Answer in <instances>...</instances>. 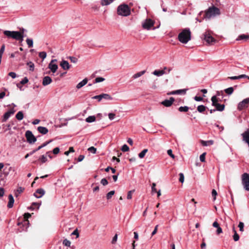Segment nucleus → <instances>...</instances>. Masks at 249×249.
<instances>
[{
	"instance_id": "f257e3e1",
	"label": "nucleus",
	"mask_w": 249,
	"mask_h": 249,
	"mask_svg": "<svg viewBox=\"0 0 249 249\" xmlns=\"http://www.w3.org/2000/svg\"><path fill=\"white\" fill-rule=\"evenodd\" d=\"M3 34L8 39L12 38L20 42L23 40V33L18 31L5 30L3 31Z\"/></svg>"
},
{
	"instance_id": "f03ea898",
	"label": "nucleus",
	"mask_w": 249,
	"mask_h": 249,
	"mask_svg": "<svg viewBox=\"0 0 249 249\" xmlns=\"http://www.w3.org/2000/svg\"><path fill=\"white\" fill-rule=\"evenodd\" d=\"M191 39V32L188 28L183 29L178 35V40L183 44H186Z\"/></svg>"
},
{
	"instance_id": "7ed1b4c3",
	"label": "nucleus",
	"mask_w": 249,
	"mask_h": 249,
	"mask_svg": "<svg viewBox=\"0 0 249 249\" xmlns=\"http://www.w3.org/2000/svg\"><path fill=\"white\" fill-rule=\"evenodd\" d=\"M220 14L219 8L213 6L209 7L204 13L203 18L210 19Z\"/></svg>"
},
{
	"instance_id": "20e7f679",
	"label": "nucleus",
	"mask_w": 249,
	"mask_h": 249,
	"mask_svg": "<svg viewBox=\"0 0 249 249\" xmlns=\"http://www.w3.org/2000/svg\"><path fill=\"white\" fill-rule=\"evenodd\" d=\"M117 14L124 17L128 16L130 14V8L127 4H121L117 8Z\"/></svg>"
},
{
	"instance_id": "39448f33",
	"label": "nucleus",
	"mask_w": 249,
	"mask_h": 249,
	"mask_svg": "<svg viewBox=\"0 0 249 249\" xmlns=\"http://www.w3.org/2000/svg\"><path fill=\"white\" fill-rule=\"evenodd\" d=\"M242 184L244 189L249 191V174L245 173L242 175Z\"/></svg>"
},
{
	"instance_id": "423d86ee",
	"label": "nucleus",
	"mask_w": 249,
	"mask_h": 249,
	"mask_svg": "<svg viewBox=\"0 0 249 249\" xmlns=\"http://www.w3.org/2000/svg\"><path fill=\"white\" fill-rule=\"evenodd\" d=\"M25 136L27 139V141L29 143H33L36 141V138L33 134L31 131L28 130L25 133Z\"/></svg>"
},
{
	"instance_id": "0eeeda50",
	"label": "nucleus",
	"mask_w": 249,
	"mask_h": 249,
	"mask_svg": "<svg viewBox=\"0 0 249 249\" xmlns=\"http://www.w3.org/2000/svg\"><path fill=\"white\" fill-rule=\"evenodd\" d=\"M204 39L208 43H210L215 41L214 38L212 36L211 33L209 31H207L203 35Z\"/></svg>"
},
{
	"instance_id": "6e6552de",
	"label": "nucleus",
	"mask_w": 249,
	"mask_h": 249,
	"mask_svg": "<svg viewBox=\"0 0 249 249\" xmlns=\"http://www.w3.org/2000/svg\"><path fill=\"white\" fill-rule=\"evenodd\" d=\"M249 104V98L244 99L242 101L240 102L237 107L239 110H242L248 107Z\"/></svg>"
},
{
	"instance_id": "1a4fd4ad",
	"label": "nucleus",
	"mask_w": 249,
	"mask_h": 249,
	"mask_svg": "<svg viewBox=\"0 0 249 249\" xmlns=\"http://www.w3.org/2000/svg\"><path fill=\"white\" fill-rule=\"evenodd\" d=\"M154 22L150 18L146 19L142 23V26L143 28L147 30H149L152 27L154 26Z\"/></svg>"
},
{
	"instance_id": "9d476101",
	"label": "nucleus",
	"mask_w": 249,
	"mask_h": 249,
	"mask_svg": "<svg viewBox=\"0 0 249 249\" xmlns=\"http://www.w3.org/2000/svg\"><path fill=\"white\" fill-rule=\"evenodd\" d=\"M94 99H97L98 101H100L102 99L111 100L112 98L108 94L103 93L98 95H96L92 97Z\"/></svg>"
},
{
	"instance_id": "9b49d317",
	"label": "nucleus",
	"mask_w": 249,
	"mask_h": 249,
	"mask_svg": "<svg viewBox=\"0 0 249 249\" xmlns=\"http://www.w3.org/2000/svg\"><path fill=\"white\" fill-rule=\"evenodd\" d=\"M15 111L13 109L9 110L6 113L4 114L2 116L1 122H5L7 121V120L10 117L11 115L14 114Z\"/></svg>"
},
{
	"instance_id": "f8f14e48",
	"label": "nucleus",
	"mask_w": 249,
	"mask_h": 249,
	"mask_svg": "<svg viewBox=\"0 0 249 249\" xmlns=\"http://www.w3.org/2000/svg\"><path fill=\"white\" fill-rule=\"evenodd\" d=\"M175 99L173 97H170L169 100H165L163 101L161 104L165 107H170L174 102Z\"/></svg>"
},
{
	"instance_id": "ddd939ff",
	"label": "nucleus",
	"mask_w": 249,
	"mask_h": 249,
	"mask_svg": "<svg viewBox=\"0 0 249 249\" xmlns=\"http://www.w3.org/2000/svg\"><path fill=\"white\" fill-rule=\"evenodd\" d=\"M45 191L42 188L38 189L34 194V196L36 198H40L45 194Z\"/></svg>"
},
{
	"instance_id": "4468645a",
	"label": "nucleus",
	"mask_w": 249,
	"mask_h": 249,
	"mask_svg": "<svg viewBox=\"0 0 249 249\" xmlns=\"http://www.w3.org/2000/svg\"><path fill=\"white\" fill-rule=\"evenodd\" d=\"M52 80L51 78L49 76H45L42 80V85L46 86L50 84L52 82Z\"/></svg>"
},
{
	"instance_id": "2eb2a0df",
	"label": "nucleus",
	"mask_w": 249,
	"mask_h": 249,
	"mask_svg": "<svg viewBox=\"0 0 249 249\" xmlns=\"http://www.w3.org/2000/svg\"><path fill=\"white\" fill-rule=\"evenodd\" d=\"M187 89H178L173 91L169 93H168V95H171V94H185L186 92Z\"/></svg>"
},
{
	"instance_id": "dca6fc26",
	"label": "nucleus",
	"mask_w": 249,
	"mask_h": 249,
	"mask_svg": "<svg viewBox=\"0 0 249 249\" xmlns=\"http://www.w3.org/2000/svg\"><path fill=\"white\" fill-rule=\"evenodd\" d=\"M166 68H164V70H155L153 72V74L155 75L160 76L162 75L163 74H165L166 73V72L165 71V70H166Z\"/></svg>"
},
{
	"instance_id": "f3484780",
	"label": "nucleus",
	"mask_w": 249,
	"mask_h": 249,
	"mask_svg": "<svg viewBox=\"0 0 249 249\" xmlns=\"http://www.w3.org/2000/svg\"><path fill=\"white\" fill-rule=\"evenodd\" d=\"M9 202L7 205V207L9 208H11L13 206L14 203V199L12 195L10 194L8 196Z\"/></svg>"
},
{
	"instance_id": "a211bd4d",
	"label": "nucleus",
	"mask_w": 249,
	"mask_h": 249,
	"mask_svg": "<svg viewBox=\"0 0 249 249\" xmlns=\"http://www.w3.org/2000/svg\"><path fill=\"white\" fill-rule=\"evenodd\" d=\"M249 39V35L246 34H242L239 35L236 39V40H245L246 41Z\"/></svg>"
},
{
	"instance_id": "6ab92c4d",
	"label": "nucleus",
	"mask_w": 249,
	"mask_h": 249,
	"mask_svg": "<svg viewBox=\"0 0 249 249\" xmlns=\"http://www.w3.org/2000/svg\"><path fill=\"white\" fill-rule=\"evenodd\" d=\"M37 130L39 133L44 135L47 134L48 132V129L46 127L43 126H38L37 128Z\"/></svg>"
},
{
	"instance_id": "aec40b11",
	"label": "nucleus",
	"mask_w": 249,
	"mask_h": 249,
	"mask_svg": "<svg viewBox=\"0 0 249 249\" xmlns=\"http://www.w3.org/2000/svg\"><path fill=\"white\" fill-rule=\"evenodd\" d=\"M88 83L87 78H85L81 82H79L77 85L76 88L78 89H79L85 86Z\"/></svg>"
},
{
	"instance_id": "412c9836",
	"label": "nucleus",
	"mask_w": 249,
	"mask_h": 249,
	"mask_svg": "<svg viewBox=\"0 0 249 249\" xmlns=\"http://www.w3.org/2000/svg\"><path fill=\"white\" fill-rule=\"evenodd\" d=\"M49 69H51L53 72H55L57 69V66L55 64L49 63Z\"/></svg>"
},
{
	"instance_id": "4be33fe9",
	"label": "nucleus",
	"mask_w": 249,
	"mask_h": 249,
	"mask_svg": "<svg viewBox=\"0 0 249 249\" xmlns=\"http://www.w3.org/2000/svg\"><path fill=\"white\" fill-rule=\"evenodd\" d=\"M38 160V161H40L41 163H45L47 161V155H43L41 156L39 158Z\"/></svg>"
},
{
	"instance_id": "5701e85b",
	"label": "nucleus",
	"mask_w": 249,
	"mask_h": 249,
	"mask_svg": "<svg viewBox=\"0 0 249 249\" xmlns=\"http://www.w3.org/2000/svg\"><path fill=\"white\" fill-rule=\"evenodd\" d=\"M201 143L203 146H209L213 144V140H209L207 141H202Z\"/></svg>"
},
{
	"instance_id": "b1692460",
	"label": "nucleus",
	"mask_w": 249,
	"mask_h": 249,
	"mask_svg": "<svg viewBox=\"0 0 249 249\" xmlns=\"http://www.w3.org/2000/svg\"><path fill=\"white\" fill-rule=\"evenodd\" d=\"M211 101L212 102V106L215 107L217 104H218V99L217 98L216 96H213L211 98Z\"/></svg>"
},
{
	"instance_id": "393cba45",
	"label": "nucleus",
	"mask_w": 249,
	"mask_h": 249,
	"mask_svg": "<svg viewBox=\"0 0 249 249\" xmlns=\"http://www.w3.org/2000/svg\"><path fill=\"white\" fill-rule=\"evenodd\" d=\"M24 189L21 187H19L18 189L15 192V196L16 197H18L20 193L23 192Z\"/></svg>"
},
{
	"instance_id": "a878e982",
	"label": "nucleus",
	"mask_w": 249,
	"mask_h": 249,
	"mask_svg": "<svg viewBox=\"0 0 249 249\" xmlns=\"http://www.w3.org/2000/svg\"><path fill=\"white\" fill-rule=\"evenodd\" d=\"M145 70L138 72L133 75V78L134 79H136V78L141 76L142 75L144 74L145 73Z\"/></svg>"
},
{
	"instance_id": "bb28decb",
	"label": "nucleus",
	"mask_w": 249,
	"mask_h": 249,
	"mask_svg": "<svg viewBox=\"0 0 249 249\" xmlns=\"http://www.w3.org/2000/svg\"><path fill=\"white\" fill-rule=\"evenodd\" d=\"M24 117L23 113L22 111H18L16 115V118L18 120H21Z\"/></svg>"
},
{
	"instance_id": "cd10ccee",
	"label": "nucleus",
	"mask_w": 249,
	"mask_h": 249,
	"mask_svg": "<svg viewBox=\"0 0 249 249\" xmlns=\"http://www.w3.org/2000/svg\"><path fill=\"white\" fill-rule=\"evenodd\" d=\"M216 107V110L219 111H222L224 110L225 108V105H221L219 104H218L215 106Z\"/></svg>"
},
{
	"instance_id": "c85d7f7f",
	"label": "nucleus",
	"mask_w": 249,
	"mask_h": 249,
	"mask_svg": "<svg viewBox=\"0 0 249 249\" xmlns=\"http://www.w3.org/2000/svg\"><path fill=\"white\" fill-rule=\"evenodd\" d=\"M113 0H101V4L103 6L107 5L112 2Z\"/></svg>"
},
{
	"instance_id": "c756f323",
	"label": "nucleus",
	"mask_w": 249,
	"mask_h": 249,
	"mask_svg": "<svg viewBox=\"0 0 249 249\" xmlns=\"http://www.w3.org/2000/svg\"><path fill=\"white\" fill-rule=\"evenodd\" d=\"M206 107L204 105H199L197 107V110L200 112L202 113L206 110Z\"/></svg>"
},
{
	"instance_id": "7c9ffc66",
	"label": "nucleus",
	"mask_w": 249,
	"mask_h": 249,
	"mask_svg": "<svg viewBox=\"0 0 249 249\" xmlns=\"http://www.w3.org/2000/svg\"><path fill=\"white\" fill-rule=\"evenodd\" d=\"M96 118L94 116H89L86 119V121L88 123H92L95 121Z\"/></svg>"
},
{
	"instance_id": "2f4dec72",
	"label": "nucleus",
	"mask_w": 249,
	"mask_h": 249,
	"mask_svg": "<svg viewBox=\"0 0 249 249\" xmlns=\"http://www.w3.org/2000/svg\"><path fill=\"white\" fill-rule=\"evenodd\" d=\"M224 91L228 95H231L234 91V89L233 87H230L225 89Z\"/></svg>"
},
{
	"instance_id": "473e14b6",
	"label": "nucleus",
	"mask_w": 249,
	"mask_h": 249,
	"mask_svg": "<svg viewBox=\"0 0 249 249\" xmlns=\"http://www.w3.org/2000/svg\"><path fill=\"white\" fill-rule=\"evenodd\" d=\"M148 151V149H143L142 151H141L139 154V157L140 158V159H142L143 158L145 155V154Z\"/></svg>"
},
{
	"instance_id": "72a5a7b5",
	"label": "nucleus",
	"mask_w": 249,
	"mask_h": 249,
	"mask_svg": "<svg viewBox=\"0 0 249 249\" xmlns=\"http://www.w3.org/2000/svg\"><path fill=\"white\" fill-rule=\"evenodd\" d=\"M38 56L42 59V61H43L47 56V53L45 52H41L39 53Z\"/></svg>"
},
{
	"instance_id": "f704fd0d",
	"label": "nucleus",
	"mask_w": 249,
	"mask_h": 249,
	"mask_svg": "<svg viewBox=\"0 0 249 249\" xmlns=\"http://www.w3.org/2000/svg\"><path fill=\"white\" fill-rule=\"evenodd\" d=\"M26 43L29 48L33 47V41L31 38H27L26 40Z\"/></svg>"
},
{
	"instance_id": "c9c22d12",
	"label": "nucleus",
	"mask_w": 249,
	"mask_h": 249,
	"mask_svg": "<svg viewBox=\"0 0 249 249\" xmlns=\"http://www.w3.org/2000/svg\"><path fill=\"white\" fill-rule=\"evenodd\" d=\"M60 65L65 70H68L71 67L69 63H60Z\"/></svg>"
},
{
	"instance_id": "e433bc0d",
	"label": "nucleus",
	"mask_w": 249,
	"mask_h": 249,
	"mask_svg": "<svg viewBox=\"0 0 249 249\" xmlns=\"http://www.w3.org/2000/svg\"><path fill=\"white\" fill-rule=\"evenodd\" d=\"M20 55V53L18 52H15L11 53L10 54V58L18 57Z\"/></svg>"
},
{
	"instance_id": "4c0bfd02",
	"label": "nucleus",
	"mask_w": 249,
	"mask_h": 249,
	"mask_svg": "<svg viewBox=\"0 0 249 249\" xmlns=\"http://www.w3.org/2000/svg\"><path fill=\"white\" fill-rule=\"evenodd\" d=\"M189 110V107L187 106L180 107L178 108V110L180 112H187Z\"/></svg>"
},
{
	"instance_id": "58836bf2",
	"label": "nucleus",
	"mask_w": 249,
	"mask_h": 249,
	"mask_svg": "<svg viewBox=\"0 0 249 249\" xmlns=\"http://www.w3.org/2000/svg\"><path fill=\"white\" fill-rule=\"evenodd\" d=\"M5 50V45H2L0 49V62L1 61L2 55L4 53Z\"/></svg>"
},
{
	"instance_id": "ea45409f",
	"label": "nucleus",
	"mask_w": 249,
	"mask_h": 249,
	"mask_svg": "<svg viewBox=\"0 0 249 249\" xmlns=\"http://www.w3.org/2000/svg\"><path fill=\"white\" fill-rule=\"evenodd\" d=\"M115 194V191H111L110 192H109V193H108L107 194V199H110L112 196L114 195Z\"/></svg>"
},
{
	"instance_id": "a19ab883",
	"label": "nucleus",
	"mask_w": 249,
	"mask_h": 249,
	"mask_svg": "<svg viewBox=\"0 0 249 249\" xmlns=\"http://www.w3.org/2000/svg\"><path fill=\"white\" fill-rule=\"evenodd\" d=\"M63 244L66 247H70L71 243L69 240L65 239L63 241Z\"/></svg>"
},
{
	"instance_id": "79ce46f5",
	"label": "nucleus",
	"mask_w": 249,
	"mask_h": 249,
	"mask_svg": "<svg viewBox=\"0 0 249 249\" xmlns=\"http://www.w3.org/2000/svg\"><path fill=\"white\" fill-rule=\"evenodd\" d=\"M105 80L104 78L98 77L95 78L94 83H99L104 81Z\"/></svg>"
},
{
	"instance_id": "37998d69",
	"label": "nucleus",
	"mask_w": 249,
	"mask_h": 249,
	"mask_svg": "<svg viewBox=\"0 0 249 249\" xmlns=\"http://www.w3.org/2000/svg\"><path fill=\"white\" fill-rule=\"evenodd\" d=\"M233 238L235 241H237L239 239V236L237 233L236 231H234V233L233 235Z\"/></svg>"
},
{
	"instance_id": "c03bdc74",
	"label": "nucleus",
	"mask_w": 249,
	"mask_h": 249,
	"mask_svg": "<svg viewBox=\"0 0 249 249\" xmlns=\"http://www.w3.org/2000/svg\"><path fill=\"white\" fill-rule=\"evenodd\" d=\"M31 215L29 213H25L24 214V218L25 219V222H29L28 219L31 217Z\"/></svg>"
},
{
	"instance_id": "a18cd8bd",
	"label": "nucleus",
	"mask_w": 249,
	"mask_h": 249,
	"mask_svg": "<svg viewBox=\"0 0 249 249\" xmlns=\"http://www.w3.org/2000/svg\"><path fill=\"white\" fill-rule=\"evenodd\" d=\"M238 227L240 231H244V224L242 222H239Z\"/></svg>"
},
{
	"instance_id": "49530a36",
	"label": "nucleus",
	"mask_w": 249,
	"mask_h": 249,
	"mask_svg": "<svg viewBox=\"0 0 249 249\" xmlns=\"http://www.w3.org/2000/svg\"><path fill=\"white\" fill-rule=\"evenodd\" d=\"M88 150L93 154H95L96 152V148L93 146L90 147L88 148Z\"/></svg>"
},
{
	"instance_id": "de8ad7c7",
	"label": "nucleus",
	"mask_w": 249,
	"mask_h": 249,
	"mask_svg": "<svg viewBox=\"0 0 249 249\" xmlns=\"http://www.w3.org/2000/svg\"><path fill=\"white\" fill-rule=\"evenodd\" d=\"M134 192V190L128 191L127 196V198L128 199H131L132 198V193Z\"/></svg>"
},
{
	"instance_id": "09e8293b",
	"label": "nucleus",
	"mask_w": 249,
	"mask_h": 249,
	"mask_svg": "<svg viewBox=\"0 0 249 249\" xmlns=\"http://www.w3.org/2000/svg\"><path fill=\"white\" fill-rule=\"evenodd\" d=\"M129 149V148L126 144H124L121 148L122 151L123 152L128 151Z\"/></svg>"
},
{
	"instance_id": "8fccbe9b",
	"label": "nucleus",
	"mask_w": 249,
	"mask_h": 249,
	"mask_svg": "<svg viewBox=\"0 0 249 249\" xmlns=\"http://www.w3.org/2000/svg\"><path fill=\"white\" fill-rule=\"evenodd\" d=\"M179 181L181 183H183L184 182V177L183 174L182 173H179Z\"/></svg>"
},
{
	"instance_id": "3c124183",
	"label": "nucleus",
	"mask_w": 249,
	"mask_h": 249,
	"mask_svg": "<svg viewBox=\"0 0 249 249\" xmlns=\"http://www.w3.org/2000/svg\"><path fill=\"white\" fill-rule=\"evenodd\" d=\"M29 80H28V79L27 78V77H25L20 82V84H22V85H24V84H25L26 83H27L28 82Z\"/></svg>"
},
{
	"instance_id": "603ef678",
	"label": "nucleus",
	"mask_w": 249,
	"mask_h": 249,
	"mask_svg": "<svg viewBox=\"0 0 249 249\" xmlns=\"http://www.w3.org/2000/svg\"><path fill=\"white\" fill-rule=\"evenodd\" d=\"M205 155H206V153H202L200 156L199 159H200V160L201 162H204L205 161Z\"/></svg>"
},
{
	"instance_id": "864d4df0",
	"label": "nucleus",
	"mask_w": 249,
	"mask_h": 249,
	"mask_svg": "<svg viewBox=\"0 0 249 249\" xmlns=\"http://www.w3.org/2000/svg\"><path fill=\"white\" fill-rule=\"evenodd\" d=\"M51 142H52V141H50L49 142H46L44 143H43L42 145H41L40 146H38V149L40 150V149H41L42 148L45 147V146H46L47 144H48Z\"/></svg>"
},
{
	"instance_id": "5fc2aeb1",
	"label": "nucleus",
	"mask_w": 249,
	"mask_h": 249,
	"mask_svg": "<svg viewBox=\"0 0 249 249\" xmlns=\"http://www.w3.org/2000/svg\"><path fill=\"white\" fill-rule=\"evenodd\" d=\"M101 183L103 185L105 186V185H107L108 184V181H107V180L106 178H103V179H101Z\"/></svg>"
},
{
	"instance_id": "6e6d98bb",
	"label": "nucleus",
	"mask_w": 249,
	"mask_h": 249,
	"mask_svg": "<svg viewBox=\"0 0 249 249\" xmlns=\"http://www.w3.org/2000/svg\"><path fill=\"white\" fill-rule=\"evenodd\" d=\"M108 118L110 120H112L114 119L115 118V114L114 113H109L108 115Z\"/></svg>"
},
{
	"instance_id": "4d7b16f0",
	"label": "nucleus",
	"mask_w": 249,
	"mask_h": 249,
	"mask_svg": "<svg viewBox=\"0 0 249 249\" xmlns=\"http://www.w3.org/2000/svg\"><path fill=\"white\" fill-rule=\"evenodd\" d=\"M212 196L213 197V199L215 200L216 199V196L217 195V192L215 190L213 189L212 192Z\"/></svg>"
},
{
	"instance_id": "13d9d810",
	"label": "nucleus",
	"mask_w": 249,
	"mask_h": 249,
	"mask_svg": "<svg viewBox=\"0 0 249 249\" xmlns=\"http://www.w3.org/2000/svg\"><path fill=\"white\" fill-rule=\"evenodd\" d=\"M156 183H152V193H156L157 192V190L155 188L156 187Z\"/></svg>"
},
{
	"instance_id": "bf43d9fd",
	"label": "nucleus",
	"mask_w": 249,
	"mask_h": 249,
	"mask_svg": "<svg viewBox=\"0 0 249 249\" xmlns=\"http://www.w3.org/2000/svg\"><path fill=\"white\" fill-rule=\"evenodd\" d=\"M69 58L71 62H76L78 61L77 59L73 56H70Z\"/></svg>"
},
{
	"instance_id": "052dcab7",
	"label": "nucleus",
	"mask_w": 249,
	"mask_h": 249,
	"mask_svg": "<svg viewBox=\"0 0 249 249\" xmlns=\"http://www.w3.org/2000/svg\"><path fill=\"white\" fill-rule=\"evenodd\" d=\"M167 154L173 159L175 158V156L172 154V151L171 149H169L167 150Z\"/></svg>"
},
{
	"instance_id": "680f3d73",
	"label": "nucleus",
	"mask_w": 249,
	"mask_h": 249,
	"mask_svg": "<svg viewBox=\"0 0 249 249\" xmlns=\"http://www.w3.org/2000/svg\"><path fill=\"white\" fill-rule=\"evenodd\" d=\"M8 75L11 76L12 78H15L17 76L16 73L14 72H9Z\"/></svg>"
},
{
	"instance_id": "e2e57ef3",
	"label": "nucleus",
	"mask_w": 249,
	"mask_h": 249,
	"mask_svg": "<svg viewBox=\"0 0 249 249\" xmlns=\"http://www.w3.org/2000/svg\"><path fill=\"white\" fill-rule=\"evenodd\" d=\"M59 148L58 147H55L53 150V152L54 154H57L59 152Z\"/></svg>"
},
{
	"instance_id": "0e129e2a",
	"label": "nucleus",
	"mask_w": 249,
	"mask_h": 249,
	"mask_svg": "<svg viewBox=\"0 0 249 249\" xmlns=\"http://www.w3.org/2000/svg\"><path fill=\"white\" fill-rule=\"evenodd\" d=\"M118 235L117 234H116L114 237H113V239L112 240V244H115L117 240Z\"/></svg>"
},
{
	"instance_id": "69168bd1",
	"label": "nucleus",
	"mask_w": 249,
	"mask_h": 249,
	"mask_svg": "<svg viewBox=\"0 0 249 249\" xmlns=\"http://www.w3.org/2000/svg\"><path fill=\"white\" fill-rule=\"evenodd\" d=\"M72 235H76V237H78L79 236L78 231L77 229H75L71 233Z\"/></svg>"
},
{
	"instance_id": "338daca9",
	"label": "nucleus",
	"mask_w": 249,
	"mask_h": 249,
	"mask_svg": "<svg viewBox=\"0 0 249 249\" xmlns=\"http://www.w3.org/2000/svg\"><path fill=\"white\" fill-rule=\"evenodd\" d=\"M194 99L195 100H196V101H201L203 100V98L200 97V96H196L195 97H194Z\"/></svg>"
},
{
	"instance_id": "774afa93",
	"label": "nucleus",
	"mask_w": 249,
	"mask_h": 249,
	"mask_svg": "<svg viewBox=\"0 0 249 249\" xmlns=\"http://www.w3.org/2000/svg\"><path fill=\"white\" fill-rule=\"evenodd\" d=\"M222 232V229L219 226L218 228H217L216 230V233L217 234H219L220 233H221Z\"/></svg>"
}]
</instances>
